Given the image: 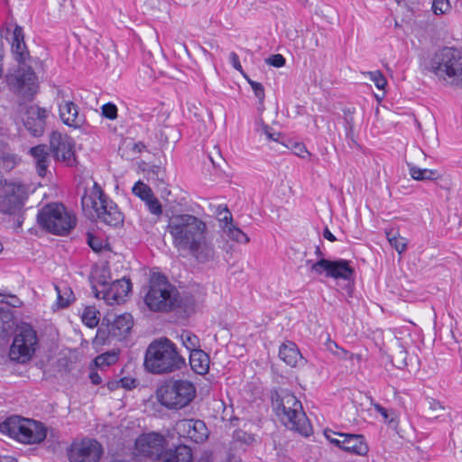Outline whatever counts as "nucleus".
I'll return each mask as SVG.
<instances>
[{
  "label": "nucleus",
  "instance_id": "53",
  "mask_svg": "<svg viewBox=\"0 0 462 462\" xmlns=\"http://www.w3.org/2000/svg\"><path fill=\"white\" fill-rule=\"evenodd\" d=\"M251 88H253L255 97L259 99V102L263 103L264 100L263 86L259 82H255V83H251Z\"/></svg>",
  "mask_w": 462,
  "mask_h": 462
},
{
  "label": "nucleus",
  "instance_id": "14",
  "mask_svg": "<svg viewBox=\"0 0 462 462\" xmlns=\"http://www.w3.org/2000/svg\"><path fill=\"white\" fill-rule=\"evenodd\" d=\"M74 146V141L68 135L57 131H53L50 135V150L53 158L68 167H74L77 164Z\"/></svg>",
  "mask_w": 462,
  "mask_h": 462
},
{
  "label": "nucleus",
  "instance_id": "35",
  "mask_svg": "<svg viewBox=\"0 0 462 462\" xmlns=\"http://www.w3.org/2000/svg\"><path fill=\"white\" fill-rule=\"evenodd\" d=\"M132 191L143 201L149 199V198L153 195L152 189L142 181L136 182L134 185Z\"/></svg>",
  "mask_w": 462,
  "mask_h": 462
},
{
  "label": "nucleus",
  "instance_id": "43",
  "mask_svg": "<svg viewBox=\"0 0 462 462\" xmlns=\"http://www.w3.org/2000/svg\"><path fill=\"white\" fill-rule=\"evenodd\" d=\"M370 79L374 83L378 89H383L387 81L381 71L375 70L368 73Z\"/></svg>",
  "mask_w": 462,
  "mask_h": 462
},
{
  "label": "nucleus",
  "instance_id": "48",
  "mask_svg": "<svg viewBox=\"0 0 462 462\" xmlns=\"http://www.w3.org/2000/svg\"><path fill=\"white\" fill-rule=\"evenodd\" d=\"M285 58L282 54H273L265 59V62L275 68H281L285 64Z\"/></svg>",
  "mask_w": 462,
  "mask_h": 462
},
{
  "label": "nucleus",
  "instance_id": "21",
  "mask_svg": "<svg viewBox=\"0 0 462 462\" xmlns=\"http://www.w3.org/2000/svg\"><path fill=\"white\" fill-rule=\"evenodd\" d=\"M60 117L68 126L79 128L85 123V116L79 113L78 106L72 101H63L59 105Z\"/></svg>",
  "mask_w": 462,
  "mask_h": 462
},
{
  "label": "nucleus",
  "instance_id": "20",
  "mask_svg": "<svg viewBox=\"0 0 462 462\" xmlns=\"http://www.w3.org/2000/svg\"><path fill=\"white\" fill-rule=\"evenodd\" d=\"M206 235L207 233L201 234L186 250L202 263L214 260L216 253L213 244L207 240Z\"/></svg>",
  "mask_w": 462,
  "mask_h": 462
},
{
  "label": "nucleus",
  "instance_id": "47",
  "mask_svg": "<svg viewBox=\"0 0 462 462\" xmlns=\"http://www.w3.org/2000/svg\"><path fill=\"white\" fill-rule=\"evenodd\" d=\"M374 408L383 418L385 422L392 424L394 421L393 411H389L379 403L374 404Z\"/></svg>",
  "mask_w": 462,
  "mask_h": 462
},
{
  "label": "nucleus",
  "instance_id": "57",
  "mask_svg": "<svg viewBox=\"0 0 462 462\" xmlns=\"http://www.w3.org/2000/svg\"><path fill=\"white\" fill-rule=\"evenodd\" d=\"M5 302L14 308H18L22 305V301L20 300V299L14 295L9 296L8 300H5Z\"/></svg>",
  "mask_w": 462,
  "mask_h": 462
},
{
  "label": "nucleus",
  "instance_id": "40",
  "mask_svg": "<svg viewBox=\"0 0 462 462\" xmlns=\"http://www.w3.org/2000/svg\"><path fill=\"white\" fill-rule=\"evenodd\" d=\"M327 347L328 350H330L335 356H337L339 358L346 359H346L350 360L353 358L354 355L352 353H349L346 349L339 347L337 346V344L334 341L329 340L328 343L327 344Z\"/></svg>",
  "mask_w": 462,
  "mask_h": 462
},
{
  "label": "nucleus",
  "instance_id": "15",
  "mask_svg": "<svg viewBox=\"0 0 462 462\" xmlns=\"http://www.w3.org/2000/svg\"><path fill=\"white\" fill-rule=\"evenodd\" d=\"M103 452V447L96 439H84L70 445L68 457L70 462H99Z\"/></svg>",
  "mask_w": 462,
  "mask_h": 462
},
{
  "label": "nucleus",
  "instance_id": "23",
  "mask_svg": "<svg viewBox=\"0 0 462 462\" xmlns=\"http://www.w3.org/2000/svg\"><path fill=\"white\" fill-rule=\"evenodd\" d=\"M409 168V173L411 177L415 180H440L441 183H439L440 189L448 190L450 184L447 180H442L441 175L437 170L431 169H421L415 166L412 163H407Z\"/></svg>",
  "mask_w": 462,
  "mask_h": 462
},
{
  "label": "nucleus",
  "instance_id": "19",
  "mask_svg": "<svg viewBox=\"0 0 462 462\" xmlns=\"http://www.w3.org/2000/svg\"><path fill=\"white\" fill-rule=\"evenodd\" d=\"M131 290L132 283L130 279L124 277L122 279L116 280L108 286V288L101 291V298L110 305L115 303L120 304L125 300V298ZM99 294L100 292H97L96 297L100 298Z\"/></svg>",
  "mask_w": 462,
  "mask_h": 462
},
{
  "label": "nucleus",
  "instance_id": "1",
  "mask_svg": "<svg viewBox=\"0 0 462 462\" xmlns=\"http://www.w3.org/2000/svg\"><path fill=\"white\" fill-rule=\"evenodd\" d=\"M185 365V358L179 353L177 346L166 337L152 340L146 348L143 366L152 374H171Z\"/></svg>",
  "mask_w": 462,
  "mask_h": 462
},
{
  "label": "nucleus",
  "instance_id": "46",
  "mask_svg": "<svg viewBox=\"0 0 462 462\" xmlns=\"http://www.w3.org/2000/svg\"><path fill=\"white\" fill-rule=\"evenodd\" d=\"M391 245L399 253L402 254L407 248L406 239L403 237L393 236L389 238Z\"/></svg>",
  "mask_w": 462,
  "mask_h": 462
},
{
  "label": "nucleus",
  "instance_id": "5",
  "mask_svg": "<svg viewBox=\"0 0 462 462\" xmlns=\"http://www.w3.org/2000/svg\"><path fill=\"white\" fill-rule=\"evenodd\" d=\"M167 230L172 237L174 247L178 251H186L201 234L207 233V226L193 215L180 214L170 218Z\"/></svg>",
  "mask_w": 462,
  "mask_h": 462
},
{
  "label": "nucleus",
  "instance_id": "37",
  "mask_svg": "<svg viewBox=\"0 0 462 462\" xmlns=\"http://www.w3.org/2000/svg\"><path fill=\"white\" fill-rule=\"evenodd\" d=\"M117 360V356L115 353H105L97 356L95 360V365L100 368H104L109 366L110 365L116 363Z\"/></svg>",
  "mask_w": 462,
  "mask_h": 462
},
{
  "label": "nucleus",
  "instance_id": "11",
  "mask_svg": "<svg viewBox=\"0 0 462 462\" xmlns=\"http://www.w3.org/2000/svg\"><path fill=\"white\" fill-rule=\"evenodd\" d=\"M81 205L83 209L92 208L97 214V219L109 226L116 227L124 223L123 213L109 198L97 201L93 196H83L81 198Z\"/></svg>",
  "mask_w": 462,
  "mask_h": 462
},
{
  "label": "nucleus",
  "instance_id": "7",
  "mask_svg": "<svg viewBox=\"0 0 462 462\" xmlns=\"http://www.w3.org/2000/svg\"><path fill=\"white\" fill-rule=\"evenodd\" d=\"M0 431L23 444H39L47 436V429L42 422L20 416H11L1 422Z\"/></svg>",
  "mask_w": 462,
  "mask_h": 462
},
{
  "label": "nucleus",
  "instance_id": "2",
  "mask_svg": "<svg viewBox=\"0 0 462 462\" xmlns=\"http://www.w3.org/2000/svg\"><path fill=\"white\" fill-rule=\"evenodd\" d=\"M428 69L439 82L451 88H462V49L443 47L430 59Z\"/></svg>",
  "mask_w": 462,
  "mask_h": 462
},
{
  "label": "nucleus",
  "instance_id": "62",
  "mask_svg": "<svg viewBox=\"0 0 462 462\" xmlns=\"http://www.w3.org/2000/svg\"><path fill=\"white\" fill-rule=\"evenodd\" d=\"M323 236L330 242H335L337 240L336 236L329 231L328 227L324 229Z\"/></svg>",
  "mask_w": 462,
  "mask_h": 462
},
{
  "label": "nucleus",
  "instance_id": "42",
  "mask_svg": "<svg viewBox=\"0 0 462 462\" xmlns=\"http://www.w3.org/2000/svg\"><path fill=\"white\" fill-rule=\"evenodd\" d=\"M144 202L152 214L159 216L162 213V204L160 203L159 199L154 197V195H152Z\"/></svg>",
  "mask_w": 462,
  "mask_h": 462
},
{
  "label": "nucleus",
  "instance_id": "4",
  "mask_svg": "<svg viewBox=\"0 0 462 462\" xmlns=\"http://www.w3.org/2000/svg\"><path fill=\"white\" fill-rule=\"evenodd\" d=\"M144 302L148 309L155 312H168L180 303V293L162 273L152 274L147 287L143 288Z\"/></svg>",
  "mask_w": 462,
  "mask_h": 462
},
{
  "label": "nucleus",
  "instance_id": "34",
  "mask_svg": "<svg viewBox=\"0 0 462 462\" xmlns=\"http://www.w3.org/2000/svg\"><path fill=\"white\" fill-rule=\"evenodd\" d=\"M255 441L254 435L243 430H236L233 433L234 444H241L246 447L251 446Z\"/></svg>",
  "mask_w": 462,
  "mask_h": 462
},
{
  "label": "nucleus",
  "instance_id": "59",
  "mask_svg": "<svg viewBox=\"0 0 462 462\" xmlns=\"http://www.w3.org/2000/svg\"><path fill=\"white\" fill-rule=\"evenodd\" d=\"M106 387L110 392H113L120 387L119 380H111L106 383Z\"/></svg>",
  "mask_w": 462,
  "mask_h": 462
},
{
  "label": "nucleus",
  "instance_id": "12",
  "mask_svg": "<svg viewBox=\"0 0 462 462\" xmlns=\"http://www.w3.org/2000/svg\"><path fill=\"white\" fill-rule=\"evenodd\" d=\"M6 81L24 100H32L38 91L37 77L30 66H20L14 74L6 76Z\"/></svg>",
  "mask_w": 462,
  "mask_h": 462
},
{
  "label": "nucleus",
  "instance_id": "61",
  "mask_svg": "<svg viewBox=\"0 0 462 462\" xmlns=\"http://www.w3.org/2000/svg\"><path fill=\"white\" fill-rule=\"evenodd\" d=\"M271 127L268 126V125H264L263 126V132L264 134L267 135L268 139L269 140H277V138L275 137V135L277 134L276 133H272L271 132Z\"/></svg>",
  "mask_w": 462,
  "mask_h": 462
},
{
  "label": "nucleus",
  "instance_id": "54",
  "mask_svg": "<svg viewBox=\"0 0 462 462\" xmlns=\"http://www.w3.org/2000/svg\"><path fill=\"white\" fill-rule=\"evenodd\" d=\"M120 387L131 390L136 387V380L131 377H123L119 379Z\"/></svg>",
  "mask_w": 462,
  "mask_h": 462
},
{
  "label": "nucleus",
  "instance_id": "30",
  "mask_svg": "<svg viewBox=\"0 0 462 462\" xmlns=\"http://www.w3.org/2000/svg\"><path fill=\"white\" fill-rule=\"evenodd\" d=\"M81 320L87 327L93 328L99 322V311L93 306H87L81 314Z\"/></svg>",
  "mask_w": 462,
  "mask_h": 462
},
{
  "label": "nucleus",
  "instance_id": "8",
  "mask_svg": "<svg viewBox=\"0 0 462 462\" xmlns=\"http://www.w3.org/2000/svg\"><path fill=\"white\" fill-rule=\"evenodd\" d=\"M196 388L187 380H170L162 384L156 391L159 402L171 410H180L194 399Z\"/></svg>",
  "mask_w": 462,
  "mask_h": 462
},
{
  "label": "nucleus",
  "instance_id": "24",
  "mask_svg": "<svg viewBox=\"0 0 462 462\" xmlns=\"http://www.w3.org/2000/svg\"><path fill=\"white\" fill-rule=\"evenodd\" d=\"M133 324L134 321L131 314L124 313L116 316L109 326V335L119 339L124 338L131 331Z\"/></svg>",
  "mask_w": 462,
  "mask_h": 462
},
{
  "label": "nucleus",
  "instance_id": "60",
  "mask_svg": "<svg viewBox=\"0 0 462 462\" xmlns=\"http://www.w3.org/2000/svg\"><path fill=\"white\" fill-rule=\"evenodd\" d=\"M3 60H4V43L2 41H0V79L3 77V74H4Z\"/></svg>",
  "mask_w": 462,
  "mask_h": 462
},
{
  "label": "nucleus",
  "instance_id": "49",
  "mask_svg": "<svg viewBox=\"0 0 462 462\" xmlns=\"http://www.w3.org/2000/svg\"><path fill=\"white\" fill-rule=\"evenodd\" d=\"M406 357L407 352L405 350H400L395 354V356H393V362H395L394 365L399 369L404 368L407 365Z\"/></svg>",
  "mask_w": 462,
  "mask_h": 462
},
{
  "label": "nucleus",
  "instance_id": "39",
  "mask_svg": "<svg viewBox=\"0 0 462 462\" xmlns=\"http://www.w3.org/2000/svg\"><path fill=\"white\" fill-rule=\"evenodd\" d=\"M426 402L429 406V414L434 419L439 418L440 416V412L445 410L442 403L434 398L428 397L426 399Z\"/></svg>",
  "mask_w": 462,
  "mask_h": 462
},
{
  "label": "nucleus",
  "instance_id": "64",
  "mask_svg": "<svg viewBox=\"0 0 462 462\" xmlns=\"http://www.w3.org/2000/svg\"><path fill=\"white\" fill-rule=\"evenodd\" d=\"M0 462H17V459L11 456L0 457Z\"/></svg>",
  "mask_w": 462,
  "mask_h": 462
},
{
  "label": "nucleus",
  "instance_id": "26",
  "mask_svg": "<svg viewBox=\"0 0 462 462\" xmlns=\"http://www.w3.org/2000/svg\"><path fill=\"white\" fill-rule=\"evenodd\" d=\"M280 358L291 367H296L304 363V358L301 356L296 344L293 342L284 343L279 349Z\"/></svg>",
  "mask_w": 462,
  "mask_h": 462
},
{
  "label": "nucleus",
  "instance_id": "51",
  "mask_svg": "<svg viewBox=\"0 0 462 462\" xmlns=\"http://www.w3.org/2000/svg\"><path fill=\"white\" fill-rule=\"evenodd\" d=\"M84 196H88V195L85 194ZM88 196H93L94 199L97 200V201H100V200H102V199L108 198L105 194V192L103 191L101 187L97 182L94 183L91 194H89Z\"/></svg>",
  "mask_w": 462,
  "mask_h": 462
},
{
  "label": "nucleus",
  "instance_id": "31",
  "mask_svg": "<svg viewBox=\"0 0 462 462\" xmlns=\"http://www.w3.org/2000/svg\"><path fill=\"white\" fill-rule=\"evenodd\" d=\"M216 212L223 232L225 228H228L231 225H234L232 214L226 205H219Z\"/></svg>",
  "mask_w": 462,
  "mask_h": 462
},
{
  "label": "nucleus",
  "instance_id": "63",
  "mask_svg": "<svg viewBox=\"0 0 462 462\" xmlns=\"http://www.w3.org/2000/svg\"><path fill=\"white\" fill-rule=\"evenodd\" d=\"M145 147L146 146L143 143L139 142V143H134L132 150L134 152H142L145 149Z\"/></svg>",
  "mask_w": 462,
  "mask_h": 462
},
{
  "label": "nucleus",
  "instance_id": "27",
  "mask_svg": "<svg viewBox=\"0 0 462 462\" xmlns=\"http://www.w3.org/2000/svg\"><path fill=\"white\" fill-rule=\"evenodd\" d=\"M189 365L198 374H205L209 369V356L201 349H193L189 353Z\"/></svg>",
  "mask_w": 462,
  "mask_h": 462
},
{
  "label": "nucleus",
  "instance_id": "45",
  "mask_svg": "<svg viewBox=\"0 0 462 462\" xmlns=\"http://www.w3.org/2000/svg\"><path fill=\"white\" fill-rule=\"evenodd\" d=\"M102 116L107 119L114 120L117 117V107L113 103H106L102 106Z\"/></svg>",
  "mask_w": 462,
  "mask_h": 462
},
{
  "label": "nucleus",
  "instance_id": "17",
  "mask_svg": "<svg viewBox=\"0 0 462 462\" xmlns=\"http://www.w3.org/2000/svg\"><path fill=\"white\" fill-rule=\"evenodd\" d=\"M21 113L25 129L32 136H42L45 131L49 111L37 105H25L21 106Z\"/></svg>",
  "mask_w": 462,
  "mask_h": 462
},
{
  "label": "nucleus",
  "instance_id": "6",
  "mask_svg": "<svg viewBox=\"0 0 462 462\" xmlns=\"http://www.w3.org/2000/svg\"><path fill=\"white\" fill-rule=\"evenodd\" d=\"M37 223L46 232L55 236H66L77 225L76 215L62 203L44 205L37 214Z\"/></svg>",
  "mask_w": 462,
  "mask_h": 462
},
{
  "label": "nucleus",
  "instance_id": "3",
  "mask_svg": "<svg viewBox=\"0 0 462 462\" xmlns=\"http://www.w3.org/2000/svg\"><path fill=\"white\" fill-rule=\"evenodd\" d=\"M272 407L281 421L288 429L308 437L312 432L311 425L302 410L301 402L296 396L281 391L272 396Z\"/></svg>",
  "mask_w": 462,
  "mask_h": 462
},
{
  "label": "nucleus",
  "instance_id": "28",
  "mask_svg": "<svg viewBox=\"0 0 462 462\" xmlns=\"http://www.w3.org/2000/svg\"><path fill=\"white\" fill-rule=\"evenodd\" d=\"M162 462H192L191 449L186 445L179 446L174 450L165 452Z\"/></svg>",
  "mask_w": 462,
  "mask_h": 462
},
{
  "label": "nucleus",
  "instance_id": "33",
  "mask_svg": "<svg viewBox=\"0 0 462 462\" xmlns=\"http://www.w3.org/2000/svg\"><path fill=\"white\" fill-rule=\"evenodd\" d=\"M12 53L14 60L20 64H24L26 60L30 57L29 51L24 43L12 44Z\"/></svg>",
  "mask_w": 462,
  "mask_h": 462
},
{
  "label": "nucleus",
  "instance_id": "29",
  "mask_svg": "<svg viewBox=\"0 0 462 462\" xmlns=\"http://www.w3.org/2000/svg\"><path fill=\"white\" fill-rule=\"evenodd\" d=\"M57 291V303L60 308H66L75 300L74 293L67 284L55 285Z\"/></svg>",
  "mask_w": 462,
  "mask_h": 462
},
{
  "label": "nucleus",
  "instance_id": "18",
  "mask_svg": "<svg viewBox=\"0 0 462 462\" xmlns=\"http://www.w3.org/2000/svg\"><path fill=\"white\" fill-rule=\"evenodd\" d=\"M175 430L178 434L195 443H201L208 439V428L201 420H180L176 423Z\"/></svg>",
  "mask_w": 462,
  "mask_h": 462
},
{
  "label": "nucleus",
  "instance_id": "41",
  "mask_svg": "<svg viewBox=\"0 0 462 462\" xmlns=\"http://www.w3.org/2000/svg\"><path fill=\"white\" fill-rule=\"evenodd\" d=\"M451 6L448 0H433L432 11L436 15L447 14Z\"/></svg>",
  "mask_w": 462,
  "mask_h": 462
},
{
  "label": "nucleus",
  "instance_id": "38",
  "mask_svg": "<svg viewBox=\"0 0 462 462\" xmlns=\"http://www.w3.org/2000/svg\"><path fill=\"white\" fill-rule=\"evenodd\" d=\"M181 339L185 347L189 350V353L193 349H199V339L196 335L187 332L181 335Z\"/></svg>",
  "mask_w": 462,
  "mask_h": 462
},
{
  "label": "nucleus",
  "instance_id": "13",
  "mask_svg": "<svg viewBox=\"0 0 462 462\" xmlns=\"http://www.w3.org/2000/svg\"><path fill=\"white\" fill-rule=\"evenodd\" d=\"M310 270L316 274L325 273L326 277L335 280L351 281L355 276V269L350 265V262L341 258L337 260L319 258L312 263Z\"/></svg>",
  "mask_w": 462,
  "mask_h": 462
},
{
  "label": "nucleus",
  "instance_id": "16",
  "mask_svg": "<svg viewBox=\"0 0 462 462\" xmlns=\"http://www.w3.org/2000/svg\"><path fill=\"white\" fill-rule=\"evenodd\" d=\"M134 445L139 455L152 459H158L164 455L166 439L162 434L152 431L140 435L136 439Z\"/></svg>",
  "mask_w": 462,
  "mask_h": 462
},
{
  "label": "nucleus",
  "instance_id": "22",
  "mask_svg": "<svg viewBox=\"0 0 462 462\" xmlns=\"http://www.w3.org/2000/svg\"><path fill=\"white\" fill-rule=\"evenodd\" d=\"M338 437L342 439L341 449L359 456L367 454L369 448L363 435L343 433L338 434Z\"/></svg>",
  "mask_w": 462,
  "mask_h": 462
},
{
  "label": "nucleus",
  "instance_id": "44",
  "mask_svg": "<svg viewBox=\"0 0 462 462\" xmlns=\"http://www.w3.org/2000/svg\"><path fill=\"white\" fill-rule=\"evenodd\" d=\"M87 239H88V245L90 246V248L98 253V252H101L103 250V241L94 236L93 234L88 232L87 233Z\"/></svg>",
  "mask_w": 462,
  "mask_h": 462
},
{
  "label": "nucleus",
  "instance_id": "32",
  "mask_svg": "<svg viewBox=\"0 0 462 462\" xmlns=\"http://www.w3.org/2000/svg\"><path fill=\"white\" fill-rule=\"evenodd\" d=\"M224 233L230 239L240 244H247L250 240L248 236L236 225H231L228 228H225Z\"/></svg>",
  "mask_w": 462,
  "mask_h": 462
},
{
  "label": "nucleus",
  "instance_id": "56",
  "mask_svg": "<svg viewBox=\"0 0 462 462\" xmlns=\"http://www.w3.org/2000/svg\"><path fill=\"white\" fill-rule=\"evenodd\" d=\"M229 60H230V63L232 64V66L234 67V69H236V70H238L240 72L243 71V68L240 63L239 57L235 51H232L229 54Z\"/></svg>",
  "mask_w": 462,
  "mask_h": 462
},
{
  "label": "nucleus",
  "instance_id": "9",
  "mask_svg": "<svg viewBox=\"0 0 462 462\" xmlns=\"http://www.w3.org/2000/svg\"><path fill=\"white\" fill-rule=\"evenodd\" d=\"M38 343L37 334L28 323H23L18 328L13 344L9 350L10 359L20 364L29 361L35 352Z\"/></svg>",
  "mask_w": 462,
  "mask_h": 462
},
{
  "label": "nucleus",
  "instance_id": "52",
  "mask_svg": "<svg viewBox=\"0 0 462 462\" xmlns=\"http://www.w3.org/2000/svg\"><path fill=\"white\" fill-rule=\"evenodd\" d=\"M149 178L163 181L164 171L157 165H153L148 171Z\"/></svg>",
  "mask_w": 462,
  "mask_h": 462
},
{
  "label": "nucleus",
  "instance_id": "25",
  "mask_svg": "<svg viewBox=\"0 0 462 462\" xmlns=\"http://www.w3.org/2000/svg\"><path fill=\"white\" fill-rule=\"evenodd\" d=\"M50 147L48 148L46 144H39L30 150V154L35 160L37 173L41 177L47 174L50 165Z\"/></svg>",
  "mask_w": 462,
  "mask_h": 462
},
{
  "label": "nucleus",
  "instance_id": "58",
  "mask_svg": "<svg viewBox=\"0 0 462 462\" xmlns=\"http://www.w3.org/2000/svg\"><path fill=\"white\" fill-rule=\"evenodd\" d=\"M91 383L95 385H98L102 383V378L99 374L96 371H91L88 375Z\"/></svg>",
  "mask_w": 462,
  "mask_h": 462
},
{
  "label": "nucleus",
  "instance_id": "50",
  "mask_svg": "<svg viewBox=\"0 0 462 462\" xmlns=\"http://www.w3.org/2000/svg\"><path fill=\"white\" fill-rule=\"evenodd\" d=\"M14 43H24V33L23 29L20 25H15L12 35V44Z\"/></svg>",
  "mask_w": 462,
  "mask_h": 462
},
{
  "label": "nucleus",
  "instance_id": "55",
  "mask_svg": "<svg viewBox=\"0 0 462 462\" xmlns=\"http://www.w3.org/2000/svg\"><path fill=\"white\" fill-rule=\"evenodd\" d=\"M338 434L337 432H334V431H330V432H325V435H326V438L327 439L334 444L335 446L341 448V440L342 439L338 437Z\"/></svg>",
  "mask_w": 462,
  "mask_h": 462
},
{
  "label": "nucleus",
  "instance_id": "10",
  "mask_svg": "<svg viewBox=\"0 0 462 462\" xmlns=\"http://www.w3.org/2000/svg\"><path fill=\"white\" fill-rule=\"evenodd\" d=\"M0 189V212L14 215L19 212L28 199V186L18 181L5 180Z\"/></svg>",
  "mask_w": 462,
  "mask_h": 462
},
{
  "label": "nucleus",
  "instance_id": "36",
  "mask_svg": "<svg viewBox=\"0 0 462 462\" xmlns=\"http://www.w3.org/2000/svg\"><path fill=\"white\" fill-rule=\"evenodd\" d=\"M19 158L11 153H3L0 156V167L6 171H12L18 163Z\"/></svg>",
  "mask_w": 462,
  "mask_h": 462
}]
</instances>
